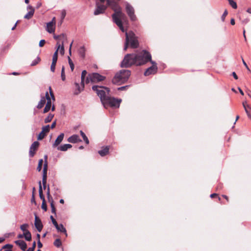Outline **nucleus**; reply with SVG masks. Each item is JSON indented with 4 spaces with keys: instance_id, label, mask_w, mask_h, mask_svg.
<instances>
[{
    "instance_id": "nucleus-1",
    "label": "nucleus",
    "mask_w": 251,
    "mask_h": 251,
    "mask_svg": "<svg viewBox=\"0 0 251 251\" xmlns=\"http://www.w3.org/2000/svg\"><path fill=\"white\" fill-rule=\"evenodd\" d=\"M148 62H151L152 65L146 70L144 72V75L148 76L155 74L157 71V64L151 60V53L146 50L126 54L121 62V66L125 68H129L133 65L139 66L143 65Z\"/></svg>"
},
{
    "instance_id": "nucleus-2",
    "label": "nucleus",
    "mask_w": 251,
    "mask_h": 251,
    "mask_svg": "<svg viewBox=\"0 0 251 251\" xmlns=\"http://www.w3.org/2000/svg\"><path fill=\"white\" fill-rule=\"evenodd\" d=\"M114 11L115 12L112 16L113 22L118 26L123 32H126V37H128V43L130 44L131 48L133 49L137 48L139 43L135 34L132 31L127 32L123 25L120 18L124 19L126 16L125 14L122 13L121 7L118 5L117 8L115 9Z\"/></svg>"
},
{
    "instance_id": "nucleus-3",
    "label": "nucleus",
    "mask_w": 251,
    "mask_h": 251,
    "mask_svg": "<svg viewBox=\"0 0 251 251\" xmlns=\"http://www.w3.org/2000/svg\"><path fill=\"white\" fill-rule=\"evenodd\" d=\"M131 75V72L128 70H122L117 73L113 78L112 83L117 85H121L126 82Z\"/></svg>"
},
{
    "instance_id": "nucleus-4",
    "label": "nucleus",
    "mask_w": 251,
    "mask_h": 251,
    "mask_svg": "<svg viewBox=\"0 0 251 251\" xmlns=\"http://www.w3.org/2000/svg\"><path fill=\"white\" fill-rule=\"evenodd\" d=\"M92 90L95 91L100 97L101 103L109 96L110 89L108 87L102 86L94 85Z\"/></svg>"
},
{
    "instance_id": "nucleus-5",
    "label": "nucleus",
    "mask_w": 251,
    "mask_h": 251,
    "mask_svg": "<svg viewBox=\"0 0 251 251\" xmlns=\"http://www.w3.org/2000/svg\"><path fill=\"white\" fill-rule=\"evenodd\" d=\"M121 101L122 100L120 99H116L109 96L102 102V104L105 108H107L108 107L119 108Z\"/></svg>"
},
{
    "instance_id": "nucleus-6",
    "label": "nucleus",
    "mask_w": 251,
    "mask_h": 251,
    "mask_svg": "<svg viewBox=\"0 0 251 251\" xmlns=\"http://www.w3.org/2000/svg\"><path fill=\"white\" fill-rule=\"evenodd\" d=\"M105 79V76L100 75L97 73H93L88 75L85 80L86 83L90 82L92 83H96L102 81Z\"/></svg>"
},
{
    "instance_id": "nucleus-7",
    "label": "nucleus",
    "mask_w": 251,
    "mask_h": 251,
    "mask_svg": "<svg viewBox=\"0 0 251 251\" xmlns=\"http://www.w3.org/2000/svg\"><path fill=\"white\" fill-rule=\"evenodd\" d=\"M126 10L130 20L131 21H135L136 20V17L134 14V9L133 7L129 3H126Z\"/></svg>"
},
{
    "instance_id": "nucleus-8",
    "label": "nucleus",
    "mask_w": 251,
    "mask_h": 251,
    "mask_svg": "<svg viewBox=\"0 0 251 251\" xmlns=\"http://www.w3.org/2000/svg\"><path fill=\"white\" fill-rule=\"evenodd\" d=\"M47 31L50 33H52L55 30V18L54 17L52 21L48 23L46 26Z\"/></svg>"
},
{
    "instance_id": "nucleus-9",
    "label": "nucleus",
    "mask_w": 251,
    "mask_h": 251,
    "mask_svg": "<svg viewBox=\"0 0 251 251\" xmlns=\"http://www.w3.org/2000/svg\"><path fill=\"white\" fill-rule=\"evenodd\" d=\"M39 145V143L38 141H35L32 144V145L30 146L29 151V155L30 157H32L34 156L35 154V152Z\"/></svg>"
},
{
    "instance_id": "nucleus-10",
    "label": "nucleus",
    "mask_w": 251,
    "mask_h": 251,
    "mask_svg": "<svg viewBox=\"0 0 251 251\" xmlns=\"http://www.w3.org/2000/svg\"><path fill=\"white\" fill-rule=\"evenodd\" d=\"M34 225L38 232H41V230H42L43 226L42 224L41 220L38 217V216L36 215H35V216Z\"/></svg>"
},
{
    "instance_id": "nucleus-11",
    "label": "nucleus",
    "mask_w": 251,
    "mask_h": 251,
    "mask_svg": "<svg viewBox=\"0 0 251 251\" xmlns=\"http://www.w3.org/2000/svg\"><path fill=\"white\" fill-rule=\"evenodd\" d=\"M106 7L103 5H98L97 8L94 12L95 15H98L104 13Z\"/></svg>"
},
{
    "instance_id": "nucleus-12",
    "label": "nucleus",
    "mask_w": 251,
    "mask_h": 251,
    "mask_svg": "<svg viewBox=\"0 0 251 251\" xmlns=\"http://www.w3.org/2000/svg\"><path fill=\"white\" fill-rule=\"evenodd\" d=\"M27 9L29 10V11L25 15L24 18L29 19L33 16L35 10L34 8L30 5L27 6Z\"/></svg>"
},
{
    "instance_id": "nucleus-13",
    "label": "nucleus",
    "mask_w": 251,
    "mask_h": 251,
    "mask_svg": "<svg viewBox=\"0 0 251 251\" xmlns=\"http://www.w3.org/2000/svg\"><path fill=\"white\" fill-rule=\"evenodd\" d=\"M68 141L72 143H76L77 142H81V140L79 138V137L77 134H74L69 137Z\"/></svg>"
},
{
    "instance_id": "nucleus-14",
    "label": "nucleus",
    "mask_w": 251,
    "mask_h": 251,
    "mask_svg": "<svg viewBox=\"0 0 251 251\" xmlns=\"http://www.w3.org/2000/svg\"><path fill=\"white\" fill-rule=\"evenodd\" d=\"M15 243L23 251H25V250L27 248L26 243L24 240H16L15 241Z\"/></svg>"
},
{
    "instance_id": "nucleus-15",
    "label": "nucleus",
    "mask_w": 251,
    "mask_h": 251,
    "mask_svg": "<svg viewBox=\"0 0 251 251\" xmlns=\"http://www.w3.org/2000/svg\"><path fill=\"white\" fill-rule=\"evenodd\" d=\"M64 137V134L61 133L56 138L54 143L53 144V147H55L59 145L63 140Z\"/></svg>"
},
{
    "instance_id": "nucleus-16",
    "label": "nucleus",
    "mask_w": 251,
    "mask_h": 251,
    "mask_svg": "<svg viewBox=\"0 0 251 251\" xmlns=\"http://www.w3.org/2000/svg\"><path fill=\"white\" fill-rule=\"evenodd\" d=\"M109 146L103 147L101 150L98 151V153L101 156H104L109 152Z\"/></svg>"
},
{
    "instance_id": "nucleus-17",
    "label": "nucleus",
    "mask_w": 251,
    "mask_h": 251,
    "mask_svg": "<svg viewBox=\"0 0 251 251\" xmlns=\"http://www.w3.org/2000/svg\"><path fill=\"white\" fill-rule=\"evenodd\" d=\"M72 147V146L70 144H66L62 145L60 146L57 147V150L59 151H67L68 149H70Z\"/></svg>"
},
{
    "instance_id": "nucleus-18",
    "label": "nucleus",
    "mask_w": 251,
    "mask_h": 251,
    "mask_svg": "<svg viewBox=\"0 0 251 251\" xmlns=\"http://www.w3.org/2000/svg\"><path fill=\"white\" fill-rule=\"evenodd\" d=\"M75 85L76 87V90L75 92V95L79 94L84 89V87H83V84L81 83V86L78 83H75Z\"/></svg>"
},
{
    "instance_id": "nucleus-19",
    "label": "nucleus",
    "mask_w": 251,
    "mask_h": 251,
    "mask_svg": "<svg viewBox=\"0 0 251 251\" xmlns=\"http://www.w3.org/2000/svg\"><path fill=\"white\" fill-rule=\"evenodd\" d=\"M57 49L56 50H57V52L59 50V52L61 54L63 55L64 54V45H61L59 42H57L56 43Z\"/></svg>"
},
{
    "instance_id": "nucleus-20",
    "label": "nucleus",
    "mask_w": 251,
    "mask_h": 251,
    "mask_svg": "<svg viewBox=\"0 0 251 251\" xmlns=\"http://www.w3.org/2000/svg\"><path fill=\"white\" fill-rule=\"evenodd\" d=\"M55 227L58 231L64 233L66 235V236H67L66 229L64 227V226L62 224H60L59 225H57V226H55Z\"/></svg>"
},
{
    "instance_id": "nucleus-21",
    "label": "nucleus",
    "mask_w": 251,
    "mask_h": 251,
    "mask_svg": "<svg viewBox=\"0 0 251 251\" xmlns=\"http://www.w3.org/2000/svg\"><path fill=\"white\" fill-rule=\"evenodd\" d=\"M46 103L45 98L44 96H41V98L40 100L39 101L38 105H37V108L38 109L42 108Z\"/></svg>"
},
{
    "instance_id": "nucleus-22",
    "label": "nucleus",
    "mask_w": 251,
    "mask_h": 251,
    "mask_svg": "<svg viewBox=\"0 0 251 251\" xmlns=\"http://www.w3.org/2000/svg\"><path fill=\"white\" fill-rule=\"evenodd\" d=\"M67 40V37L66 35L62 33L60 34V37L59 39L58 42H59V43H60L61 45H64V42H66Z\"/></svg>"
},
{
    "instance_id": "nucleus-23",
    "label": "nucleus",
    "mask_w": 251,
    "mask_h": 251,
    "mask_svg": "<svg viewBox=\"0 0 251 251\" xmlns=\"http://www.w3.org/2000/svg\"><path fill=\"white\" fill-rule=\"evenodd\" d=\"M23 236H24V238L27 241H30L31 240V234L29 231H27L25 233H23Z\"/></svg>"
},
{
    "instance_id": "nucleus-24",
    "label": "nucleus",
    "mask_w": 251,
    "mask_h": 251,
    "mask_svg": "<svg viewBox=\"0 0 251 251\" xmlns=\"http://www.w3.org/2000/svg\"><path fill=\"white\" fill-rule=\"evenodd\" d=\"M51 106V101H47L46 105L44 109V113L48 112L50 109Z\"/></svg>"
},
{
    "instance_id": "nucleus-25",
    "label": "nucleus",
    "mask_w": 251,
    "mask_h": 251,
    "mask_svg": "<svg viewBox=\"0 0 251 251\" xmlns=\"http://www.w3.org/2000/svg\"><path fill=\"white\" fill-rule=\"evenodd\" d=\"M87 71L86 70H83L81 73V83L83 84V87L84 86V80H85V77L87 75Z\"/></svg>"
},
{
    "instance_id": "nucleus-26",
    "label": "nucleus",
    "mask_w": 251,
    "mask_h": 251,
    "mask_svg": "<svg viewBox=\"0 0 251 251\" xmlns=\"http://www.w3.org/2000/svg\"><path fill=\"white\" fill-rule=\"evenodd\" d=\"M80 134L82 137L83 138L86 144H88L89 143V141L87 137L86 136L85 134L82 130L80 131Z\"/></svg>"
},
{
    "instance_id": "nucleus-27",
    "label": "nucleus",
    "mask_w": 251,
    "mask_h": 251,
    "mask_svg": "<svg viewBox=\"0 0 251 251\" xmlns=\"http://www.w3.org/2000/svg\"><path fill=\"white\" fill-rule=\"evenodd\" d=\"M28 226L29 225L27 224H24L20 226V229L23 231V233H25L27 231H29L26 229Z\"/></svg>"
},
{
    "instance_id": "nucleus-28",
    "label": "nucleus",
    "mask_w": 251,
    "mask_h": 251,
    "mask_svg": "<svg viewBox=\"0 0 251 251\" xmlns=\"http://www.w3.org/2000/svg\"><path fill=\"white\" fill-rule=\"evenodd\" d=\"M54 117V115L52 114H49V115L45 119V123H48L50 122Z\"/></svg>"
},
{
    "instance_id": "nucleus-29",
    "label": "nucleus",
    "mask_w": 251,
    "mask_h": 251,
    "mask_svg": "<svg viewBox=\"0 0 251 251\" xmlns=\"http://www.w3.org/2000/svg\"><path fill=\"white\" fill-rule=\"evenodd\" d=\"M50 203L51 212L54 214H56V209L53 203V201L52 198H51V201H50Z\"/></svg>"
},
{
    "instance_id": "nucleus-30",
    "label": "nucleus",
    "mask_w": 251,
    "mask_h": 251,
    "mask_svg": "<svg viewBox=\"0 0 251 251\" xmlns=\"http://www.w3.org/2000/svg\"><path fill=\"white\" fill-rule=\"evenodd\" d=\"M230 5L234 9L237 8L236 2L233 0H227Z\"/></svg>"
},
{
    "instance_id": "nucleus-31",
    "label": "nucleus",
    "mask_w": 251,
    "mask_h": 251,
    "mask_svg": "<svg viewBox=\"0 0 251 251\" xmlns=\"http://www.w3.org/2000/svg\"><path fill=\"white\" fill-rule=\"evenodd\" d=\"M61 79L63 81H65L66 79L65 74V67L64 66L62 67L61 73Z\"/></svg>"
},
{
    "instance_id": "nucleus-32",
    "label": "nucleus",
    "mask_w": 251,
    "mask_h": 251,
    "mask_svg": "<svg viewBox=\"0 0 251 251\" xmlns=\"http://www.w3.org/2000/svg\"><path fill=\"white\" fill-rule=\"evenodd\" d=\"M50 126L49 125L44 126L42 127V131L46 134L47 133H48L50 131Z\"/></svg>"
},
{
    "instance_id": "nucleus-33",
    "label": "nucleus",
    "mask_w": 251,
    "mask_h": 251,
    "mask_svg": "<svg viewBox=\"0 0 251 251\" xmlns=\"http://www.w3.org/2000/svg\"><path fill=\"white\" fill-rule=\"evenodd\" d=\"M79 53L82 57H83V58L84 57V56H85V49H84V47H80V48L79 50Z\"/></svg>"
},
{
    "instance_id": "nucleus-34",
    "label": "nucleus",
    "mask_w": 251,
    "mask_h": 251,
    "mask_svg": "<svg viewBox=\"0 0 251 251\" xmlns=\"http://www.w3.org/2000/svg\"><path fill=\"white\" fill-rule=\"evenodd\" d=\"M40 61V58L39 57H37L36 59H35L33 61H32L31 63V66H34L37 64Z\"/></svg>"
},
{
    "instance_id": "nucleus-35",
    "label": "nucleus",
    "mask_w": 251,
    "mask_h": 251,
    "mask_svg": "<svg viewBox=\"0 0 251 251\" xmlns=\"http://www.w3.org/2000/svg\"><path fill=\"white\" fill-rule=\"evenodd\" d=\"M43 159H41L39 160V162H38V166H37V170L38 171V172H40L41 169H42V164H43Z\"/></svg>"
},
{
    "instance_id": "nucleus-36",
    "label": "nucleus",
    "mask_w": 251,
    "mask_h": 251,
    "mask_svg": "<svg viewBox=\"0 0 251 251\" xmlns=\"http://www.w3.org/2000/svg\"><path fill=\"white\" fill-rule=\"evenodd\" d=\"M68 62H69V65L70 66L71 71H73L74 70L75 66H74V64L72 60H71V59L70 58V57H68Z\"/></svg>"
},
{
    "instance_id": "nucleus-37",
    "label": "nucleus",
    "mask_w": 251,
    "mask_h": 251,
    "mask_svg": "<svg viewBox=\"0 0 251 251\" xmlns=\"http://www.w3.org/2000/svg\"><path fill=\"white\" fill-rule=\"evenodd\" d=\"M54 245L57 247H59L61 245V242L59 239H56L54 242Z\"/></svg>"
},
{
    "instance_id": "nucleus-38",
    "label": "nucleus",
    "mask_w": 251,
    "mask_h": 251,
    "mask_svg": "<svg viewBox=\"0 0 251 251\" xmlns=\"http://www.w3.org/2000/svg\"><path fill=\"white\" fill-rule=\"evenodd\" d=\"M57 55H58L57 50H56L53 55L52 62H56V63L57 62Z\"/></svg>"
},
{
    "instance_id": "nucleus-39",
    "label": "nucleus",
    "mask_w": 251,
    "mask_h": 251,
    "mask_svg": "<svg viewBox=\"0 0 251 251\" xmlns=\"http://www.w3.org/2000/svg\"><path fill=\"white\" fill-rule=\"evenodd\" d=\"M47 176H43L42 178V182H43V186L44 189H46V183H47Z\"/></svg>"
},
{
    "instance_id": "nucleus-40",
    "label": "nucleus",
    "mask_w": 251,
    "mask_h": 251,
    "mask_svg": "<svg viewBox=\"0 0 251 251\" xmlns=\"http://www.w3.org/2000/svg\"><path fill=\"white\" fill-rule=\"evenodd\" d=\"M46 135L45 133H44L43 132L41 131L38 136V140H41L43 139Z\"/></svg>"
},
{
    "instance_id": "nucleus-41",
    "label": "nucleus",
    "mask_w": 251,
    "mask_h": 251,
    "mask_svg": "<svg viewBox=\"0 0 251 251\" xmlns=\"http://www.w3.org/2000/svg\"><path fill=\"white\" fill-rule=\"evenodd\" d=\"M107 4L109 6H113L115 5H116V3L114 2L113 1H112L111 0H106Z\"/></svg>"
},
{
    "instance_id": "nucleus-42",
    "label": "nucleus",
    "mask_w": 251,
    "mask_h": 251,
    "mask_svg": "<svg viewBox=\"0 0 251 251\" xmlns=\"http://www.w3.org/2000/svg\"><path fill=\"white\" fill-rule=\"evenodd\" d=\"M42 208L45 211H46L47 210V204L46 203L45 200H44V201H42V205H41Z\"/></svg>"
},
{
    "instance_id": "nucleus-43",
    "label": "nucleus",
    "mask_w": 251,
    "mask_h": 251,
    "mask_svg": "<svg viewBox=\"0 0 251 251\" xmlns=\"http://www.w3.org/2000/svg\"><path fill=\"white\" fill-rule=\"evenodd\" d=\"M36 247V242L34 241L32 243V246L30 248H29L27 250L28 251H34L35 248Z\"/></svg>"
},
{
    "instance_id": "nucleus-44",
    "label": "nucleus",
    "mask_w": 251,
    "mask_h": 251,
    "mask_svg": "<svg viewBox=\"0 0 251 251\" xmlns=\"http://www.w3.org/2000/svg\"><path fill=\"white\" fill-rule=\"evenodd\" d=\"M227 14H228L227 11L226 10L224 11V13L223 14V15L221 17V20L223 22L225 21V18L227 16Z\"/></svg>"
},
{
    "instance_id": "nucleus-45",
    "label": "nucleus",
    "mask_w": 251,
    "mask_h": 251,
    "mask_svg": "<svg viewBox=\"0 0 251 251\" xmlns=\"http://www.w3.org/2000/svg\"><path fill=\"white\" fill-rule=\"evenodd\" d=\"M56 62H52L51 66H50V70L52 72H54L55 69Z\"/></svg>"
},
{
    "instance_id": "nucleus-46",
    "label": "nucleus",
    "mask_w": 251,
    "mask_h": 251,
    "mask_svg": "<svg viewBox=\"0 0 251 251\" xmlns=\"http://www.w3.org/2000/svg\"><path fill=\"white\" fill-rule=\"evenodd\" d=\"M50 218L51 220V222L53 224V225L54 226H57V223L55 219L53 218L52 216H50Z\"/></svg>"
},
{
    "instance_id": "nucleus-47",
    "label": "nucleus",
    "mask_w": 251,
    "mask_h": 251,
    "mask_svg": "<svg viewBox=\"0 0 251 251\" xmlns=\"http://www.w3.org/2000/svg\"><path fill=\"white\" fill-rule=\"evenodd\" d=\"M128 44H129V43H128V37H126L125 44V46H124V50H127V49L128 48Z\"/></svg>"
},
{
    "instance_id": "nucleus-48",
    "label": "nucleus",
    "mask_w": 251,
    "mask_h": 251,
    "mask_svg": "<svg viewBox=\"0 0 251 251\" xmlns=\"http://www.w3.org/2000/svg\"><path fill=\"white\" fill-rule=\"evenodd\" d=\"M48 171V162L47 161H45L44 166H43V172H47Z\"/></svg>"
},
{
    "instance_id": "nucleus-49",
    "label": "nucleus",
    "mask_w": 251,
    "mask_h": 251,
    "mask_svg": "<svg viewBox=\"0 0 251 251\" xmlns=\"http://www.w3.org/2000/svg\"><path fill=\"white\" fill-rule=\"evenodd\" d=\"M49 90H50V95L51 99L53 100H55V97H54V96L53 95V93L51 90V88L50 87H49Z\"/></svg>"
},
{
    "instance_id": "nucleus-50",
    "label": "nucleus",
    "mask_w": 251,
    "mask_h": 251,
    "mask_svg": "<svg viewBox=\"0 0 251 251\" xmlns=\"http://www.w3.org/2000/svg\"><path fill=\"white\" fill-rule=\"evenodd\" d=\"M12 247H13V246L12 245L6 244L2 247V249L6 250L7 249H12Z\"/></svg>"
},
{
    "instance_id": "nucleus-51",
    "label": "nucleus",
    "mask_w": 251,
    "mask_h": 251,
    "mask_svg": "<svg viewBox=\"0 0 251 251\" xmlns=\"http://www.w3.org/2000/svg\"><path fill=\"white\" fill-rule=\"evenodd\" d=\"M44 97L45 98V100H47V101H51V99L48 92H46L45 97Z\"/></svg>"
},
{
    "instance_id": "nucleus-52",
    "label": "nucleus",
    "mask_w": 251,
    "mask_h": 251,
    "mask_svg": "<svg viewBox=\"0 0 251 251\" xmlns=\"http://www.w3.org/2000/svg\"><path fill=\"white\" fill-rule=\"evenodd\" d=\"M45 42H46V41L45 40L43 39V40H40L39 44V47H42L44 45Z\"/></svg>"
},
{
    "instance_id": "nucleus-53",
    "label": "nucleus",
    "mask_w": 251,
    "mask_h": 251,
    "mask_svg": "<svg viewBox=\"0 0 251 251\" xmlns=\"http://www.w3.org/2000/svg\"><path fill=\"white\" fill-rule=\"evenodd\" d=\"M39 193H43V190H42V187L41 183V181H39Z\"/></svg>"
},
{
    "instance_id": "nucleus-54",
    "label": "nucleus",
    "mask_w": 251,
    "mask_h": 251,
    "mask_svg": "<svg viewBox=\"0 0 251 251\" xmlns=\"http://www.w3.org/2000/svg\"><path fill=\"white\" fill-rule=\"evenodd\" d=\"M128 87V86H122V87H119L118 88V90H120V91H123V90H125L126 89V88Z\"/></svg>"
},
{
    "instance_id": "nucleus-55",
    "label": "nucleus",
    "mask_w": 251,
    "mask_h": 251,
    "mask_svg": "<svg viewBox=\"0 0 251 251\" xmlns=\"http://www.w3.org/2000/svg\"><path fill=\"white\" fill-rule=\"evenodd\" d=\"M37 246L39 249H41L43 247V244L41 242L40 240L37 241Z\"/></svg>"
},
{
    "instance_id": "nucleus-56",
    "label": "nucleus",
    "mask_w": 251,
    "mask_h": 251,
    "mask_svg": "<svg viewBox=\"0 0 251 251\" xmlns=\"http://www.w3.org/2000/svg\"><path fill=\"white\" fill-rule=\"evenodd\" d=\"M66 16V11L65 10H63L61 12V19L63 20Z\"/></svg>"
},
{
    "instance_id": "nucleus-57",
    "label": "nucleus",
    "mask_w": 251,
    "mask_h": 251,
    "mask_svg": "<svg viewBox=\"0 0 251 251\" xmlns=\"http://www.w3.org/2000/svg\"><path fill=\"white\" fill-rule=\"evenodd\" d=\"M245 112L247 113L249 118L251 119V114L250 113V112L249 110V109H246Z\"/></svg>"
},
{
    "instance_id": "nucleus-58",
    "label": "nucleus",
    "mask_w": 251,
    "mask_h": 251,
    "mask_svg": "<svg viewBox=\"0 0 251 251\" xmlns=\"http://www.w3.org/2000/svg\"><path fill=\"white\" fill-rule=\"evenodd\" d=\"M31 203H36V201H35V198H34V193L33 192L32 193V198H31Z\"/></svg>"
},
{
    "instance_id": "nucleus-59",
    "label": "nucleus",
    "mask_w": 251,
    "mask_h": 251,
    "mask_svg": "<svg viewBox=\"0 0 251 251\" xmlns=\"http://www.w3.org/2000/svg\"><path fill=\"white\" fill-rule=\"evenodd\" d=\"M39 194L40 198L42 200V201H44V200H45V199L43 193H39Z\"/></svg>"
},
{
    "instance_id": "nucleus-60",
    "label": "nucleus",
    "mask_w": 251,
    "mask_h": 251,
    "mask_svg": "<svg viewBox=\"0 0 251 251\" xmlns=\"http://www.w3.org/2000/svg\"><path fill=\"white\" fill-rule=\"evenodd\" d=\"M249 21V20L247 18L245 19L242 21V23L244 25L247 24Z\"/></svg>"
},
{
    "instance_id": "nucleus-61",
    "label": "nucleus",
    "mask_w": 251,
    "mask_h": 251,
    "mask_svg": "<svg viewBox=\"0 0 251 251\" xmlns=\"http://www.w3.org/2000/svg\"><path fill=\"white\" fill-rule=\"evenodd\" d=\"M242 61H243V63L244 65L246 67V68H247V69L248 71H250V70L249 68L248 67V65H247V63L245 62V61H244V60L243 58H242Z\"/></svg>"
},
{
    "instance_id": "nucleus-62",
    "label": "nucleus",
    "mask_w": 251,
    "mask_h": 251,
    "mask_svg": "<svg viewBox=\"0 0 251 251\" xmlns=\"http://www.w3.org/2000/svg\"><path fill=\"white\" fill-rule=\"evenodd\" d=\"M47 196H48V199H49V201L50 202L51 201V198H52V197L50 195V192H47Z\"/></svg>"
},
{
    "instance_id": "nucleus-63",
    "label": "nucleus",
    "mask_w": 251,
    "mask_h": 251,
    "mask_svg": "<svg viewBox=\"0 0 251 251\" xmlns=\"http://www.w3.org/2000/svg\"><path fill=\"white\" fill-rule=\"evenodd\" d=\"M60 37V35H54V36H53L54 39L57 40L58 41Z\"/></svg>"
},
{
    "instance_id": "nucleus-64",
    "label": "nucleus",
    "mask_w": 251,
    "mask_h": 251,
    "mask_svg": "<svg viewBox=\"0 0 251 251\" xmlns=\"http://www.w3.org/2000/svg\"><path fill=\"white\" fill-rule=\"evenodd\" d=\"M55 126H56V122L55 121V122H53L52 123V124L51 125L50 128L52 129L55 127Z\"/></svg>"
}]
</instances>
